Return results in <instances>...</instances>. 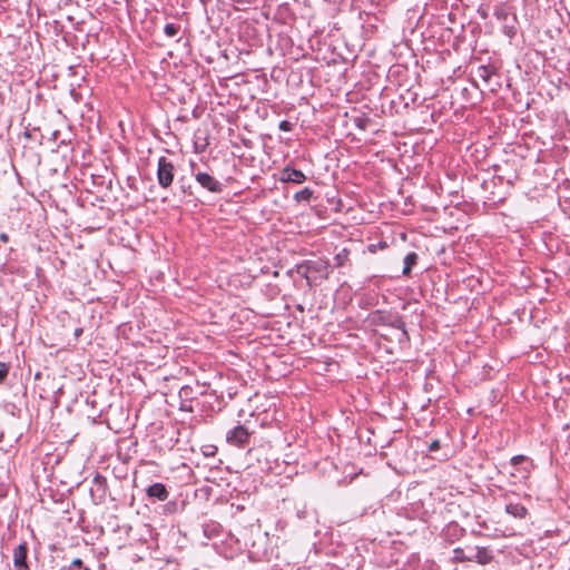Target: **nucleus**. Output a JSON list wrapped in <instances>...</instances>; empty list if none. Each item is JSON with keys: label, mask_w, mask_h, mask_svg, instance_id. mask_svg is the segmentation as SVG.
<instances>
[{"label": "nucleus", "mask_w": 570, "mask_h": 570, "mask_svg": "<svg viewBox=\"0 0 570 570\" xmlns=\"http://www.w3.org/2000/svg\"><path fill=\"white\" fill-rule=\"evenodd\" d=\"M175 177V166L166 157L158 159L157 179L163 188L171 186Z\"/></svg>", "instance_id": "nucleus-2"}, {"label": "nucleus", "mask_w": 570, "mask_h": 570, "mask_svg": "<svg viewBox=\"0 0 570 570\" xmlns=\"http://www.w3.org/2000/svg\"><path fill=\"white\" fill-rule=\"evenodd\" d=\"M281 180L284 183L302 184L306 180V176L302 170L286 167L282 170Z\"/></svg>", "instance_id": "nucleus-6"}, {"label": "nucleus", "mask_w": 570, "mask_h": 570, "mask_svg": "<svg viewBox=\"0 0 570 570\" xmlns=\"http://www.w3.org/2000/svg\"><path fill=\"white\" fill-rule=\"evenodd\" d=\"M252 432L244 425H237L226 434V441L234 446L244 448L249 442Z\"/></svg>", "instance_id": "nucleus-3"}, {"label": "nucleus", "mask_w": 570, "mask_h": 570, "mask_svg": "<svg viewBox=\"0 0 570 570\" xmlns=\"http://www.w3.org/2000/svg\"><path fill=\"white\" fill-rule=\"evenodd\" d=\"M180 27L175 23H167L164 28V32L168 37H175L179 32Z\"/></svg>", "instance_id": "nucleus-17"}, {"label": "nucleus", "mask_w": 570, "mask_h": 570, "mask_svg": "<svg viewBox=\"0 0 570 570\" xmlns=\"http://www.w3.org/2000/svg\"><path fill=\"white\" fill-rule=\"evenodd\" d=\"M146 493L150 498H156L159 501H166L169 497V492L163 483H154L149 485Z\"/></svg>", "instance_id": "nucleus-8"}, {"label": "nucleus", "mask_w": 570, "mask_h": 570, "mask_svg": "<svg viewBox=\"0 0 570 570\" xmlns=\"http://www.w3.org/2000/svg\"><path fill=\"white\" fill-rule=\"evenodd\" d=\"M453 553V560L456 562L472 561L471 552L465 554L464 550L461 548L454 549Z\"/></svg>", "instance_id": "nucleus-15"}, {"label": "nucleus", "mask_w": 570, "mask_h": 570, "mask_svg": "<svg viewBox=\"0 0 570 570\" xmlns=\"http://www.w3.org/2000/svg\"><path fill=\"white\" fill-rule=\"evenodd\" d=\"M494 73L492 66H481L478 68V76L485 82H488L491 76Z\"/></svg>", "instance_id": "nucleus-13"}, {"label": "nucleus", "mask_w": 570, "mask_h": 570, "mask_svg": "<svg viewBox=\"0 0 570 570\" xmlns=\"http://www.w3.org/2000/svg\"><path fill=\"white\" fill-rule=\"evenodd\" d=\"M8 374V367L4 363H0V382H2Z\"/></svg>", "instance_id": "nucleus-19"}, {"label": "nucleus", "mask_w": 570, "mask_h": 570, "mask_svg": "<svg viewBox=\"0 0 570 570\" xmlns=\"http://www.w3.org/2000/svg\"><path fill=\"white\" fill-rule=\"evenodd\" d=\"M370 323L374 326H391L393 328L400 330L401 333L397 337V341L400 343L410 341L409 333L405 330V324L402 317L397 314L375 311L370 315Z\"/></svg>", "instance_id": "nucleus-1"}, {"label": "nucleus", "mask_w": 570, "mask_h": 570, "mask_svg": "<svg viewBox=\"0 0 570 570\" xmlns=\"http://www.w3.org/2000/svg\"><path fill=\"white\" fill-rule=\"evenodd\" d=\"M3 439V433H0V442L2 441Z\"/></svg>", "instance_id": "nucleus-24"}, {"label": "nucleus", "mask_w": 570, "mask_h": 570, "mask_svg": "<svg viewBox=\"0 0 570 570\" xmlns=\"http://www.w3.org/2000/svg\"><path fill=\"white\" fill-rule=\"evenodd\" d=\"M330 263L325 259H316L307 262V271L312 273H320L324 277L328 276Z\"/></svg>", "instance_id": "nucleus-9"}, {"label": "nucleus", "mask_w": 570, "mask_h": 570, "mask_svg": "<svg viewBox=\"0 0 570 570\" xmlns=\"http://www.w3.org/2000/svg\"><path fill=\"white\" fill-rule=\"evenodd\" d=\"M73 568H79V569H81V570H90L89 568L83 567V563H82V561H81L80 559H75V560L71 562V564H70V567H69V570L73 569Z\"/></svg>", "instance_id": "nucleus-18"}, {"label": "nucleus", "mask_w": 570, "mask_h": 570, "mask_svg": "<svg viewBox=\"0 0 570 570\" xmlns=\"http://www.w3.org/2000/svg\"><path fill=\"white\" fill-rule=\"evenodd\" d=\"M279 128H281L282 130H288V129H289V124H288L287 121H285V120H284V121H282V122L279 124Z\"/></svg>", "instance_id": "nucleus-21"}, {"label": "nucleus", "mask_w": 570, "mask_h": 570, "mask_svg": "<svg viewBox=\"0 0 570 570\" xmlns=\"http://www.w3.org/2000/svg\"><path fill=\"white\" fill-rule=\"evenodd\" d=\"M27 553H28V547L27 543H21L13 550V564L19 570L23 569L27 570Z\"/></svg>", "instance_id": "nucleus-7"}, {"label": "nucleus", "mask_w": 570, "mask_h": 570, "mask_svg": "<svg viewBox=\"0 0 570 570\" xmlns=\"http://www.w3.org/2000/svg\"><path fill=\"white\" fill-rule=\"evenodd\" d=\"M525 456L524 455H515L511 459V464L512 466L515 468V470L513 472L510 473L511 478H522V479H525L530 472V469L532 468V463L529 462L523 468H518V465H520L521 463H523L525 461Z\"/></svg>", "instance_id": "nucleus-5"}, {"label": "nucleus", "mask_w": 570, "mask_h": 570, "mask_svg": "<svg viewBox=\"0 0 570 570\" xmlns=\"http://www.w3.org/2000/svg\"><path fill=\"white\" fill-rule=\"evenodd\" d=\"M439 449H440V441H439V440H434V441H433V442H431V443H430V445H429V450H430L431 452L436 451V450H439Z\"/></svg>", "instance_id": "nucleus-20"}, {"label": "nucleus", "mask_w": 570, "mask_h": 570, "mask_svg": "<svg viewBox=\"0 0 570 570\" xmlns=\"http://www.w3.org/2000/svg\"><path fill=\"white\" fill-rule=\"evenodd\" d=\"M313 197V190L308 187H305L304 189L297 191L294 195L295 200L297 202H309Z\"/></svg>", "instance_id": "nucleus-14"}, {"label": "nucleus", "mask_w": 570, "mask_h": 570, "mask_svg": "<svg viewBox=\"0 0 570 570\" xmlns=\"http://www.w3.org/2000/svg\"><path fill=\"white\" fill-rule=\"evenodd\" d=\"M472 561L480 564H488L492 560L491 552L485 548H475L471 550Z\"/></svg>", "instance_id": "nucleus-10"}, {"label": "nucleus", "mask_w": 570, "mask_h": 570, "mask_svg": "<svg viewBox=\"0 0 570 570\" xmlns=\"http://www.w3.org/2000/svg\"><path fill=\"white\" fill-rule=\"evenodd\" d=\"M81 334H82V328L79 327V328L75 330V336L76 337H79Z\"/></svg>", "instance_id": "nucleus-22"}, {"label": "nucleus", "mask_w": 570, "mask_h": 570, "mask_svg": "<svg viewBox=\"0 0 570 570\" xmlns=\"http://www.w3.org/2000/svg\"><path fill=\"white\" fill-rule=\"evenodd\" d=\"M348 259V252L346 249H343L338 254L335 255L334 262L336 267H342L345 265V263Z\"/></svg>", "instance_id": "nucleus-16"}, {"label": "nucleus", "mask_w": 570, "mask_h": 570, "mask_svg": "<svg viewBox=\"0 0 570 570\" xmlns=\"http://www.w3.org/2000/svg\"><path fill=\"white\" fill-rule=\"evenodd\" d=\"M0 239H1L2 242L7 243V242H8V236H7L6 234H1V235H0Z\"/></svg>", "instance_id": "nucleus-23"}, {"label": "nucleus", "mask_w": 570, "mask_h": 570, "mask_svg": "<svg viewBox=\"0 0 570 570\" xmlns=\"http://www.w3.org/2000/svg\"><path fill=\"white\" fill-rule=\"evenodd\" d=\"M196 181L210 193H222L223 185L214 176L205 171H197L194 175Z\"/></svg>", "instance_id": "nucleus-4"}, {"label": "nucleus", "mask_w": 570, "mask_h": 570, "mask_svg": "<svg viewBox=\"0 0 570 570\" xmlns=\"http://www.w3.org/2000/svg\"><path fill=\"white\" fill-rule=\"evenodd\" d=\"M505 511L515 517V518H520V519H523L525 515H527V509L524 505L520 504V503H509L507 504L505 507Z\"/></svg>", "instance_id": "nucleus-11"}, {"label": "nucleus", "mask_w": 570, "mask_h": 570, "mask_svg": "<svg viewBox=\"0 0 570 570\" xmlns=\"http://www.w3.org/2000/svg\"><path fill=\"white\" fill-rule=\"evenodd\" d=\"M417 255L409 253L404 258L403 275H410L412 267L416 264Z\"/></svg>", "instance_id": "nucleus-12"}]
</instances>
